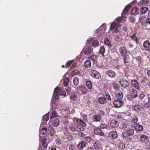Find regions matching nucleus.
I'll list each match as a JSON object with an SVG mask.
<instances>
[{
	"label": "nucleus",
	"mask_w": 150,
	"mask_h": 150,
	"mask_svg": "<svg viewBox=\"0 0 150 150\" xmlns=\"http://www.w3.org/2000/svg\"><path fill=\"white\" fill-rule=\"evenodd\" d=\"M55 94L56 96H55L54 98L57 99L58 98V95L64 96L66 95V93L65 91L62 90L59 88L56 87L54 91L53 96H54Z\"/></svg>",
	"instance_id": "nucleus-1"
},
{
	"label": "nucleus",
	"mask_w": 150,
	"mask_h": 150,
	"mask_svg": "<svg viewBox=\"0 0 150 150\" xmlns=\"http://www.w3.org/2000/svg\"><path fill=\"white\" fill-rule=\"evenodd\" d=\"M69 129L70 131L73 132L83 131L84 129L82 126L76 124L70 126Z\"/></svg>",
	"instance_id": "nucleus-2"
},
{
	"label": "nucleus",
	"mask_w": 150,
	"mask_h": 150,
	"mask_svg": "<svg viewBox=\"0 0 150 150\" xmlns=\"http://www.w3.org/2000/svg\"><path fill=\"white\" fill-rule=\"evenodd\" d=\"M120 26V24L115 22L111 23L109 28V30L112 31L114 30V31L115 33H117L119 31L118 28Z\"/></svg>",
	"instance_id": "nucleus-3"
},
{
	"label": "nucleus",
	"mask_w": 150,
	"mask_h": 150,
	"mask_svg": "<svg viewBox=\"0 0 150 150\" xmlns=\"http://www.w3.org/2000/svg\"><path fill=\"white\" fill-rule=\"evenodd\" d=\"M63 137L64 138H66L68 140H70L72 139V136L70 134L67 128L65 127L63 129Z\"/></svg>",
	"instance_id": "nucleus-4"
},
{
	"label": "nucleus",
	"mask_w": 150,
	"mask_h": 150,
	"mask_svg": "<svg viewBox=\"0 0 150 150\" xmlns=\"http://www.w3.org/2000/svg\"><path fill=\"white\" fill-rule=\"evenodd\" d=\"M52 115L50 117V119L53 118L55 117H57L58 114L57 113V111H59V109L55 105V104H54L52 106Z\"/></svg>",
	"instance_id": "nucleus-5"
},
{
	"label": "nucleus",
	"mask_w": 150,
	"mask_h": 150,
	"mask_svg": "<svg viewBox=\"0 0 150 150\" xmlns=\"http://www.w3.org/2000/svg\"><path fill=\"white\" fill-rule=\"evenodd\" d=\"M134 134V131L132 129H129L126 131L123 132L122 133V135L124 138L126 139L129 136L132 135Z\"/></svg>",
	"instance_id": "nucleus-6"
},
{
	"label": "nucleus",
	"mask_w": 150,
	"mask_h": 150,
	"mask_svg": "<svg viewBox=\"0 0 150 150\" xmlns=\"http://www.w3.org/2000/svg\"><path fill=\"white\" fill-rule=\"evenodd\" d=\"M131 97H128V99L129 100H132V98H134L137 96V91L134 89H132L129 91Z\"/></svg>",
	"instance_id": "nucleus-7"
},
{
	"label": "nucleus",
	"mask_w": 150,
	"mask_h": 150,
	"mask_svg": "<svg viewBox=\"0 0 150 150\" xmlns=\"http://www.w3.org/2000/svg\"><path fill=\"white\" fill-rule=\"evenodd\" d=\"M91 76L97 79H99L101 78L100 73L95 70H91L90 71Z\"/></svg>",
	"instance_id": "nucleus-8"
},
{
	"label": "nucleus",
	"mask_w": 150,
	"mask_h": 150,
	"mask_svg": "<svg viewBox=\"0 0 150 150\" xmlns=\"http://www.w3.org/2000/svg\"><path fill=\"white\" fill-rule=\"evenodd\" d=\"M77 91L80 94H85L87 92V89L84 86H79L77 87Z\"/></svg>",
	"instance_id": "nucleus-9"
},
{
	"label": "nucleus",
	"mask_w": 150,
	"mask_h": 150,
	"mask_svg": "<svg viewBox=\"0 0 150 150\" xmlns=\"http://www.w3.org/2000/svg\"><path fill=\"white\" fill-rule=\"evenodd\" d=\"M132 86L136 89H139L140 86L138 81L136 79H132L131 81Z\"/></svg>",
	"instance_id": "nucleus-10"
},
{
	"label": "nucleus",
	"mask_w": 150,
	"mask_h": 150,
	"mask_svg": "<svg viewBox=\"0 0 150 150\" xmlns=\"http://www.w3.org/2000/svg\"><path fill=\"white\" fill-rule=\"evenodd\" d=\"M72 120L74 122L75 120L78 124L81 125L83 127H86V123L83 120L79 118L74 117Z\"/></svg>",
	"instance_id": "nucleus-11"
},
{
	"label": "nucleus",
	"mask_w": 150,
	"mask_h": 150,
	"mask_svg": "<svg viewBox=\"0 0 150 150\" xmlns=\"http://www.w3.org/2000/svg\"><path fill=\"white\" fill-rule=\"evenodd\" d=\"M115 97L117 99H122L123 95L122 92L120 90H117L116 91H114Z\"/></svg>",
	"instance_id": "nucleus-12"
},
{
	"label": "nucleus",
	"mask_w": 150,
	"mask_h": 150,
	"mask_svg": "<svg viewBox=\"0 0 150 150\" xmlns=\"http://www.w3.org/2000/svg\"><path fill=\"white\" fill-rule=\"evenodd\" d=\"M139 139L142 143L146 144L149 141V139L146 136L142 134L140 136Z\"/></svg>",
	"instance_id": "nucleus-13"
},
{
	"label": "nucleus",
	"mask_w": 150,
	"mask_h": 150,
	"mask_svg": "<svg viewBox=\"0 0 150 150\" xmlns=\"http://www.w3.org/2000/svg\"><path fill=\"white\" fill-rule=\"evenodd\" d=\"M144 49L148 52H150V43L148 40L145 41L143 43Z\"/></svg>",
	"instance_id": "nucleus-14"
},
{
	"label": "nucleus",
	"mask_w": 150,
	"mask_h": 150,
	"mask_svg": "<svg viewBox=\"0 0 150 150\" xmlns=\"http://www.w3.org/2000/svg\"><path fill=\"white\" fill-rule=\"evenodd\" d=\"M113 104L115 108H119L121 107L123 105L122 102L120 100H117L114 101Z\"/></svg>",
	"instance_id": "nucleus-15"
},
{
	"label": "nucleus",
	"mask_w": 150,
	"mask_h": 150,
	"mask_svg": "<svg viewBox=\"0 0 150 150\" xmlns=\"http://www.w3.org/2000/svg\"><path fill=\"white\" fill-rule=\"evenodd\" d=\"M108 136L110 139H114L117 137V135L116 132L112 131L110 132L108 134Z\"/></svg>",
	"instance_id": "nucleus-16"
},
{
	"label": "nucleus",
	"mask_w": 150,
	"mask_h": 150,
	"mask_svg": "<svg viewBox=\"0 0 150 150\" xmlns=\"http://www.w3.org/2000/svg\"><path fill=\"white\" fill-rule=\"evenodd\" d=\"M121 86L124 88L127 87L129 84L128 81L125 79H122L119 81Z\"/></svg>",
	"instance_id": "nucleus-17"
},
{
	"label": "nucleus",
	"mask_w": 150,
	"mask_h": 150,
	"mask_svg": "<svg viewBox=\"0 0 150 150\" xmlns=\"http://www.w3.org/2000/svg\"><path fill=\"white\" fill-rule=\"evenodd\" d=\"M86 145V143L83 141L79 142L77 145V148L79 149L83 148Z\"/></svg>",
	"instance_id": "nucleus-18"
},
{
	"label": "nucleus",
	"mask_w": 150,
	"mask_h": 150,
	"mask_svg": "<svg viewBox=\"0 0 150 150\" xmlns=\"http://www.w3.org/2000/svg\"><path fill=\"white\" fill-rule=\"evenodd\" d=\"M94 133L96 135H99L100 136H103L104 133L100 128H96L93 130Z\"/></svg>",
	"instance_id": "nucleus-19"
},
{
	"label": "nucleus",
	"mask_w": 150,
	"mask_h": 150,
	"mask_svg": "<svg viewBox=\"0 0 150 150\" xmlns=\"http://www.w3.org/2000/svg\"><path fill=\"white\" fill-rule=\"evenodd\" d=\"M134 127L136 131H141L143 129V126L138 123L135 124L134 126Z\"/></svg>",
	"instance_id": "nucleus-20"
},
{
	"label": "nucleus",
	"mask_w": 150,
	"mask_h": 150,
	"mask_svg": "<svg viewBox=\"0 0 150 150\" xmlns=\"http://www.w3.org/2000/svg\"><path fill=\"white\" fill-rule=\"evenodd\" d=\"M59 123V119L58 118H55L52 121V125L55 127H57L58 126Z\"/></svg>",
	"instance_id": "nucleus-21"
},
{
	"label": "nucleus",
	"mask_w": 150,
	"mask_h": 150,
	"mask_svg": "<svg viewBox=\"0 0 150 150\" xmlns=\"http://www.w3.org/2000/svg\"><path fill=\"white\" fill-rule=\"evenodd\" d=\"M106 74L108 76L111 78H113L115 77L116 75V73L114 71L110 70L107 71L106 73Z\"/></svg>",
	"instance_id": "nucleus-22"
},
{
	"label": "nucleus",
	"mask_w": 150,
	"mask_h": 150,
	"mask_svg": "<svg viewBox=\"0 0 150 150\" xmlns=\"http://www.w3.org/2000/svg\"><path fill=\"white\" fill-rule=\"evenodd\" d=\"M101 117L98 115H94L92 117V120L94 122H99L101 120Z\"/></svg>",
	"instance_id": "nucleus-23"
},
{
	"label": "nucleus",
	"mask_w": 150,
	"mask_h": 150,
	"mask_svg": "<svg viewBox=\"0 0 150 150\" xmlns=\"http://www.w3.org/2000/svg\"><path fill=\"white\" fill-rule=\"evenodd\" d=\"M93 52V49L91 47H87L84 51V53L85 55H88Z\"/></svg>",
	"instance_id": "nucleus-24"
},
{
	"label": "nucleus",
	"mask_w": 150,
	"mask_h": 150,
	"mask_svg": "<svg viewBox=\"0 0 150 150\" xmlns=\"http://www.w3.org/2000/svg\"><path fill=\"white\" fill-rule=\"evenodd\" d=\"M120 54L121 55L125 56L127 53V50L124 47H121L119 49Z\"/></svg>",
	"instance_id": "nucleus-25"
},
{
	"label": "nucleus",
	"mask_w": 150,
	"mask_h": 150,
	"mask_svg": "<svg viewBox=\"0 0 150 150\" xmlns=\"http://www.w3.org/2000/svg\"><path fill=\"white\" fill-rule=\"evenodd\" d=\"M110 126L113 128H115L118 126V122L115 120H112L110 123Z\"/></svg>",
	"instance_id": "nucleus-26"
},
{
	"label": "nucleus",
	"mask_w": 150,
	"mask_h": 150,
	"mask_svg": "<svg viewBox=\"0 0 150 150\" xmlns=\"http://www.w3.org/2000/svg\"><path fill=\"white\" fill-rule=\"evenodd\" d=\"M103 27V32H105V30L106 29V24H103V25L100 27V28H99V29H97L95 30V33H101V32H100L99 31V30L101 29L102 27Z\"/></svg>",
	"instance_id": "nucleus-27"
},
{
	"label": "nucleus",
	"mask_w": 150,
	"mask_h": 150,
	"mask_svg": "<svg viewBox=\"0 0 150 150\" xmlns=\"http://www.w3.org/2000/svg\"><path fill=\"white\" fill-rule=\"evenodd\" d=\"M85 84L87 88L89 89H91L92 88V83L91 81H87Z\"/></svg>",
	"instance_id": "nucleus-28"
},
{
	"label": "nucleus",
	"mask_w": 150,
	"mask_h": 150,
	"mask_svg": "<svg viewBox=\"0 0 150 150\" xmlns=\"http://www.w3.org/2000/svg\"><path fill=\"white\" fill-rule=\"evenodd\" d=\"M70 99L71 102H74L77 99V97L75 93H72L70 96Z\"/></svg>",
	"instance_id": "nucleus-29"
},
{
	"label": "nucleus",
	"mask_w": 150,
	"mask_h": 150,
	"mask_svg": "<svg viewBox=\"0 0 150 150\" xmlns=\"http://www.w3.org/2000/svg\"><path fill=\"white\" fill-rule=\"evenodd\" d=\"M98 102L102 104H104L106 103L105 99L103 97H100L98 98Z\"/></svg>",
	"instance_id": "nucleus-30"
},
{
	"label": "nucleus",
	"mask_w": 150,
	"mask_h": 150,
	"mask_svg": "<svg viewBox=\"0 0 150 150\" xmlns=\"http://www.w3.org/2000/svg\"><path fill=\"white\" fill-rule=\"evenodd\" d=\"M131 5L130 4H128L125 8V9L123 11L122 13L125 15H127L128 14L129 8L131 7Z\"/></svg>",
	"instance_id": "nucleus-31"
},
{
	"label": "nucleus",
	"mask_w": 150,
	"mask_h": 150,
	"mask_svg": "<svg viewBox=\"0 0 150 150\" xmlns=\"http://www.w3.org/2000/svg\"><path fill=\"white\" fill-rule=\"evenodd\" d=\"M148 97V102L145 103L144 104V107L150 110V97Z\"/></svg>",
	"instance_id": "nucleus-32"
},
{
	"label": "nucleus",
	"mask_w": 150,
	"mask_h": 150,
	"mask_svg": "<svg viewBox=\"0 0 150 150\" xmlns=\"http://www.w3.org/2000/svg\"><path fill=\"white\" fill-rule=\"evenodd\" d=\"M105 47L103 46H101L100 48L99 53L102 56H104V54L105 52Z\"/></svg>",
	"instance_id": "nucleus-33"
},
{
	"label": "nucleus",
	"mask_w": 150,
	"mask_h": 150,
	"mask_svg": "<svg viewBox=\"0 0 150 150\" xmlns=\"http://www.w3.org/2000/svg\"><path fill=\"white\" fill-rule=\"evenodd\" d=\"M139 9L137 8L136 7H134L132 8L131 11V13L133 15L137 14L139 12Z\"/></svg>",
	"instance_id": "nucleus-34"
},
{
	"label": "nucleus",
	"mask_w": 150,
	"mask_h": 150,
	"mask_svg": "<svg viewBox=\"0 0 150 150\" xmlns=\"http://www.w3.org/2000/svg\"><path fill=\"white\" fill-rule=\"evenodd\" d=\"M72 120L71 119H68L67 120H66L64 121L63 122L64 124L66 126L68 125H70L72 124V122H71V121Z\"/></svg>",
	"instance_id": "nucleus-35"
},
{
	"label": "nucleus",
	"mask_w": 150,
	"mask_h": 150,
	"mask_svg": "<svg viewBox=\"0 0 150 150\" xmlns=\"http://www.w3.org/2000/svg\"><path fill=\"white\" fill-rule=\"evenodd\" d=\"M47 139L46 138H44L42 140V145L44 148H47Z\"/></svg>",
	"instance_id": "nucleus-36"
},
{
	"label": "nucleus",
	"mask_w": 150,
	"mask_h": 150,
	"mask_svg": "<svg viewBox=\"0 0 150 150\" xmlns=\"http://www.w3.org/2000/svg\"><path fill=\"white\" fill-rule=\"evenodd\" d=\"M146 20V18L145 16L142 15L140 16L139 19V21L141 23L142 25L143 24V23Z\"/></svg>",
	"instance_id": "nucleus-37"
},
{
	"label": "nucleus",
	"mask_w": 150,
	"mask_h": 150,
	"mask_svg": "<svg viewBox=\"0 0 150 150\" xmlns=\"http://www.w3.org/2000/svg\"><path fill=\"white\" fill-rule=\"evenodd\" d=\"M93 145L95 149H99L100 146V142L99 141L96 142H94Z\"/></svg>",
	"instance_id": "nucleus-38"
},
{
	"label": "nucleus",
	"mask_w": 150,
	"mask_h": 150,
	"mask_svg": "<svg viewBox=\"0 0 150 150\" xmlns=\"http://www.w3.org/2000/svg\"><path fill=\"white\" fill-rule=\"evenodd\" d=\"M85 67L86 68H90L91 66V63L90 60H86L84 63Z\"/></svg>",
	"instance_id": "nucleus-39"
},
{
	"label": "nucleus",
	"mask_w": 150,
	"mask_h": 150,
	"mask_svg": "<svg viewBox=\"0 0 150 150\" xmlns=\"http://www.w3.org/2000/svg\"><path fill=\"white\" fill-rule=\"evenodd\" d=\"M148 8L147 7L142 6L140 9V12L142 14H144L148 10Z\"/></svg>",
	"instance_id": "nucleus-40"
},
{
	"label": "nucleus",
	"mask_w": 150,
	"mask_h": 150,
	"mask_svg": "<svg viewBox=\"0 0 150 150\" xmlns=\"http://www.w3.org/2000/svg\"><path fill=\"white\" fill-rule=\"evenodd\" d=\"M127 124L126 123L122 122L120 125V127L122 129H125L127 127Z\"/></svg>",
	"instance_id": "nucleus-41"
},
{
	"label": "nucleus",
	"mask_w": 150,
	"mask_h": 150,
	"mask_svg": "<svg viewBox=\"0 0 150 150\" xmlns=\"http://www.w3.org/2000/svg\"><path fill=\"white\" fill-rule=\"evenodd\" d=\"M69 79L67 77L64 79L63 84L64 86H67L69 84Z\"/></svg>",
	"instance_id": "nucleus-42"
},
{
	"label": "nucleus",
	"mask_w": 150,
	"mask_h": 150,
	"mask_svg": "<svg viewBox=\"0 0 150 150\" xmlns=\"http://www.w3.org/2000/svg\"><path fill=\"white\" fill-rule=\"evenodd\" d=\"M104 43L109 47L111 46V44L110 41L107 38H105L104 40Z\"/></svg>",
	"instance_id": "nucleus-43"
},
{
	"label": "nucleus",
	"mask_w": 150,
	"mask_h": 150,
	"mask_svg": "<svg viewBox=\"0 0 150 150\" xmlns=\"http://www.w3.org/2000/svg\"><path fill=\"white\" fill-rule=\"evenodd\" d=\"M130 120L132 122L134 123H136L138 120L137 117L135 116H133L131 117Z\"/></svg>",
	"instance_id": "nucleus-44"
},
{
	"label": "nucleus",
	"mask_w": 150,
	"mask_h": 150,
	"mask_svg": "<svg viewBox=\"0 0 150 150\" xmlns=\"http://www.w3.org/2000/svg\"><path fill=\"white\" fill-rule=\"evenodd\" d=\"M104 96L105 98H106V99L108 100H111L110 96L108 92H106L104 93Z\"/></svg>",
	"instance_id": "nucleus-45"
},
{
	"label": "nucleus",
	"mask_w": 150,
	"mask_h": 150,
	"mask_svg": "<svg viewBox=\"0 0 150 150\" xmlns=\"http://www.w3.org/2000/svg\"><path fill=\"white\" fill-rule=\"evenodd\" d=\"M130 38L133 41H135L137 43V37L135 33H133L130 37Z\"/></svg>",
	"instance_id": "nucleus-46"
},
{
	"label": "nucleus",
	"mask_w": 150,
	"mask_h": 150,
	"mask_svg": "<svg viewBox=\"0 0 150 150\" xmlns=\"http://www.w3.org/2000/svg\"><path fill=\"white\" fill-rule=\"evenodd\" d=\"M100 127L102 129H109V127L107 126V125L105 123H100Z\"/></svg>",
	"instance_id": "nucleus-47"
},
{
	"label": "nucleus",
	"mask_w": 150,
	"mask_h": 150,
	"mask_svg": "<svg viewBox=\"0 0 150 150\" xmlns=\"http://www.w3.org/2000/svg\"><path fill=\"white\" fill-rule=\"evenodd\" d=\"M112 85L113 88L115 90V91H116L117 90H119L118 89V88L119 86V85L118 84L115 82H113L112 83Z\"/></svg>",
	"instance_id": "nucleus-48"
},
{
	"label": "nucleus",
	"mask_w": 150,
	"mask_h": 150,
	"mask_svg": "<svg viewBox=\"0 0 150 150\" xmlns=\"http://www.w3.org/2000/svg\"><path fill=\"white\" fill-rule=\"evenodd\" d=\"M49 112H48L46 114L44 115L42 117V119L43 121H47L49 119Z\"/></svg>",
	"instance_id": "nucleus-49"
},
{
	"label": "nucleus",
	"mask_w": 150,
	"mask_h": 150,
	"mask_svg": "<svg viewBox=\"0 0 150 150\" xmlns=\"http://www.w3.org/2000/svg\"><path fill=\"white\" fill-rule=\"evenodd\" d=\"M148 97L147 95H146L144 93L142 92L139 95V98L142 100L144 98H147Z\"/></svg>",
	"instance_id": "nucleus-50"
},
{
	"label": "nucleus",
	"mask_w": 150,
	"mask_h": 150,
	"mask_svg": "<svg viewBox=\"0 0 150 150\" xmlns=\"http://www.w3.org/2000/svg\"><path fill=\"white\" fill-rule=\"evenodd\" d=\"M73 84L75 86H77L79 83V79L77 77H75L73 79Z\"/></svg>",
	"instance_id": "nucleus-51"
},
{
	"label": "nucleus",
	"mask_w": 150,
	"mask_h": 150,
	"mask_svg": "<svg viewBox=\"0 0 150 150\" xmlns=\"http://www.w3.org/2000/svg\"><path fill=\"white\" fill-rule=\"evenodd\" d=\"M99 44L98 41L97 40H93L92 42V45L93 46L96 47L98 46Z\"/></svg>",
	"instance_id": "nucleus-52"
},
{
	"label": "nucleus",
	"mask_w": 150,
	"mask_h": 150,
	"mask_svg": "<svg viewBox=\"0 0 150 150\" xmlns=\"http://www.w3.org/2000/svg\"><path fill=\"white\" fill-rule=\"evenodd\" d=\"M134 110L137 112H139L141 110V107L138 105H135L134 106Z\"/></svg>",
	"instance_id": "nucleus-53"
},
{
	"label": "nucleus",
	"mask_w": 150,
	"mask_h": 150,
	"mask_svg": "<svg viewBox=\"0 0 150 150\" xmlns=\"http://www.w3.org/2000/svg\"><path fill=\"white\" fill-rule=\"evenodd\" d=\"M118 147L121 149H123L125 148V145L122 142H120L118 144Z\"/></svg>",
	"instance_id": "nucleus-54"
},
{
	"label": "nucleus",
	"mask_w": 150,
	"mask_h": 150,
	"mask_svg": "<svg viewBox=\"0 0 150 150\" xmlns=\"http://www.w3.org/2000/svg\"><path fill=\"white\" fill-rule=\"evenodd\" d=\"M97 58V56L95 55H92L90 56L89 57L88 59L90 60H92V61L94 62L95 61L96 59Z\"/></svg>",
	"instance_id": "nucleus-55"
},
{
	"label": "nucleus",
	"mask_w": 150,
	"mask_h": 150,
	"mask_svg": "<svg viewBox=\"0 0 150 150\" xmlns=\"http://www.w3.org/2000/svg\"><path fill=\"white\" fill-rule=\"evenodd\" d=\"M47 130V129L46 128H42V129L40 130V132L41 134H42V135H44L45 134L46 131Z\"/></svg>",
	"instance_id": "nucleus-56"
},
{
	"label": "nucleus",
	"mask_w": 150,
	"mask_h": 150,
	"mask_svg": "<svg viewBox=\"0 0 150 150\" xmlns=\"http://www.w3.org/2000/svg\"><path fill=\"white\" fill-rule=\"evenodd\" d=\"M124 61L125 63H128L129 62V58L127 55H125L124 58Z\"/></svg>",
	"instance_id": "nucleus-57"
},
{
	"label": "nucleus",
	"mask_w": 150,
	"mask_h": 150,
	"mask_svg": "<svg viewBox=\"0 0 150 150\" xmlns=\"http://www.w3.org/2000/svg\"><path fill=\"white\" fill-rule=\"evenodd\" d=\"M98 115L101 117V116H103L105 115V112L103 110H100L98 111Z\"/></svg>",
	"instance_id": "nucleus-58"
},
{
	"label": "nucleus",
	"mask_w": 150,
	"mask_h": 150,
	"mask_svg": "<svg viewBox=\"0 0 150 150\" xmlns=\"http://www.w3.org/2000/svg\"><path fill=\"white\" fill-rule=\"evenodd\" d=\"M149 1V0H141V1L139 2V4L140 5V4H147Z\"/></svg>",
	"instance_id": "nucleus-59"
},
{
	"label": "nucleus",
	"mask_w": 150,
	"mask_h": 150,
	"mask_svg": "<svg viewBox=\"0 0 150 150\" xmlns=\"http://www.w3.org/2000/svg\"><path fill=\"white\" fill-rule=\"evenodd\" d=\"M123 17H124V18H126V17L124 16V17H123V16H122V17H119V18H117L116 19H117V21L118 22H123V21L124 20V21H125V20H124L123 19H122V18Z\"/></svg>",
	"instance_id": "nucleus-60"
},
{
	"label": "nucleus",
	"mask_w": 150,
	"mask_h": 150,
	"mask_svg": "<svg viewBox=\"0 0 150 150\" xmlns=\"http://www.w3.org/2000/svg\"><path fill=\"white\" fill-rule=\"evenodd\" d=\"M80 72L78 69H75L73 70L72 72V75H75L78 74L80 73Z\"/></svg>",
	"instance_id": "nucleus-61"
},
{
	"label": "nucleus",
	"mask_w": 150,
	"mask_h": 150,
	"mask_svg": "<svg viewBox=\"0 0 150 150\" xmlns=\"http://www.w3.org/2000/svg\"><path fill=\"white\" fill-rule=\"evenodd\" d=\"M84 140L86 142L89 143L91 140V137L89 136L86 137H85Z\"/></svg>",
	"instance_id": "nucleus-62"
},
{
	"label": "nucleus",
	"mask_w": 150,
	"mask_h": 150,
	"mask_svg": "<svg viewBox=\"0 0 150 150\" xmlns=\"http://www.w3.org/2000/svg\"><path fill=\"white\" fill-rule=\"evenodd\" d=\"M54 133V129L53 128H51L50 131V136H52Z\"/></svg>",
	"instance_id": "nucleus-63"
},
{
	"label": "nucleus",
	"mask_w": 150,
	"mask_h": 150,
	"mask_svg": "<svg viewBox=\"0 0 150 150\" xmlns=\"http://www.w3.org/2000/svg\"><path fill=\"white\" fill-rule=\"evenodd\" d=\"M69 150H76L75 146L72 145H70L69 147Z\"/></svg>",
	"instance_id": "nucleus-64"
}]
</instances>
